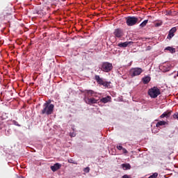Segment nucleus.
I'll return each instance as SVG.
<instances>
[{
    "mask_svg": "<svg viewBox=\"0 0 178 178\" xmlns=\"http://www.w3.org/2000/svg\"><path fill=\"white\" fill-rule=\"evenodd\" d=\"M54 108L55 106L54 104L46 102L42 106V109L40 111V115H47V116H49V115L54 113Z\"/></svg>",
    "mask_w": 178,
    "mask_h": 178,
    "instance_id": "nucleus-1",
    "label": "nucleus"
},
{
    "mask_svg": "<svg viewBox=\"0 0 178 178\" xmlns=\"http://www.w3.org/2000/svg\"><path fill=\"white\" fill-rule=\"evenodd\" d=\"M100 69L102 72H104L105 73H109L113 69V65L112 63L108 62H104L102 63Z\"/></svg>",
    "mask_w": 178,
    "mask_h": 178,
    "instance_id": "nucleus-2",
    "label": "nucleus"
},
{
    "mask_svg": "<svg viewBox=\"0 0 178 178\" xmlns=\"http://www.w3.org/2000/svg\"><path fill=\"white\" fill-rule=\"evenodd\" d=\"M148 95L151 98H156L158 95H161V90L158 87H153L149 90Z\"/></svg>",
    "mask_w": 178,
    "mask_h": 178,
    "instance_id": "nucleus-3",
    "label": "nucleus"
},
{
    "mask_svg": "<svg viewBox=\"0 0 178 178\" xmlns=\"http://www.w3.org/2000/svg\"><path fill=\"white\" fill-rule=\"evenodd\" d=\"M143 70L140 67H134L129 71V75L131 77H136V76H140L143 73Z\"/></svg>",
    "mask_w": 178,
    "mask_h": 178,
    "instance_id": "nucleus-4",
    "label": "nucleus"
},
{
    "mask_svg": "<svg viewBox=\"0 0 178 178\" xmlns=\"http://www.w3.org/2000/svg\"><path fill=\"white\" fill-rule=\"evenodd\" d=\"M138 22V18L136 17H128L126 18V24L129 26H136Z\"/></svg>",
    "mask_w": 178,
    "mask_h": 178,
    "instance_id": "nucleus-5",
    "label": "nucleus"
},
{
    "mask_svg": "<svg viewBox=\"0 0 178 178\" xmlns=\"http://www.w3.org/2000/svg\"><path fill=\"white\" fill-rule=\"evenodd\" d=\"M157 161L161 165H166V163H170V156H163L162 158H157Z\"/></svg>",
    "mask_w": 178,
    "mask_h": 178,
    "instance_id": "nucleus-6",
    "label": "nucleus"
},
{
    "mask_svg": "<svg viewBox=\"0 0 178 178\" xmlns=\"http://www.w3.org/2000/svg\"><path fill=\"white\" fill-rule=\"evenodd\" d=\"M113 35H115V38H122L124 33H123V29H116L113 32Z\"/></svg>",
    "mask_w": 178,
    "mask_h": 178,
    "instance_id": "nucleus-7",
    "label": "nucleus"
},
{
    "mask_svg": "<svg viewBox=\"0 0 178 178\" xmlns=\"http://www.w3.org/2000/svg\"><path fill=\"white\" fill-rule=\"evenodd\" d=\"M85 101L88 105H92V104H97V102H98V99L94 97H87L85 99Z\"/></svg>",
    "mask_w": 178,
    "mask_h": 178,
    "instance_id": "nucleus-8",
    "label": "nucleus"
},
{
    "mask_svg": "<svg viewBox=\"0 0 178 178\" xmlns=\"http://www.w3.org/2000/svg\"><path fill=\"white\" fill-rule=\"evenodd\" d=\"M176 31H177V29H176V27L172 28L169 31L167 38L168 40H172V38L175 37V33H176Z\"/></svg>",
    "mask_w": 178,
    "mask_h": 178,
    "instance_id": "nucleus-9",
    "label": "nucleus"
},
{
    "mask_svg": "<svg viewBox=\"0 0 178 178\" xmlns=\"http://www.w3.org/2000/svg\"><path fill=\"white\" fill-rule=\"evenodd\" d=\"M60 168H62V164L59 163H56L50 167V169L51 170H52V172H56V170H59Z\"/></svg>",
    "mask_w": 178,
    "mask_h": 178,
    "instance_id": "nucleus-10",
    "label": "nucleus"
},
{
    "mask_svg": "<svg viewBox=\"0 0 178 178\" xmlns=\"http://www.w3.org/2000/svg\"><path fill=\"white\" fill-rule=\"evenodd\" d=\"M172 115V111H167L164 112L161 115H160V119H163V118H170V115Z\"/></svg>",
    "mask_w": 178,
    "mask_h": 178,
    "instance_id": "nucleus-11",
    "label": "nucleus"
},
{
    "mask_svg": "<svg viewBox=\"0 0 178 178\" xmlns=\"http://www.w3.org/2000/svg\"><path fill=\"white\" fill-rule=\"evenodd\" d=\"M111 96H107L106 97H103L100 99V102L103 104H108V102H111Z\"/></svg>",
    "mask_w": 178,
    "mask_h": 178,
    "instance_id": "nucleus-12",
    "label": "nucleus"
},
{
    "mask_svg": "<svg viewBox=\"0 0 178 178\" xmlns=\"http://www.w3.org/2000/svg\"><path fill=\"white\" fill-rule=\"evenodd\" d=\"M121 166L124 170H130V169H131L130 163H122Z\"/></svg>",
    "mask_w": 178,
    "mask_h": 178,
    "instance_id": "nucleus-13",
    "label": "nucleus"
},
{
    "mask_svg": "<svg viewBox=\"0 0 178 178\" xmlns=\"http://www.w3.org/2000/svg\"><path fill=\"white\" fill-rule=\"evenodd\" d=\"M95 79L96 80L97 83L102 86V84L104 83V79L99 76V75H95Z\"/></svg>",
    "mask_w": 178,
    "mask_h": 178,
    "instance_id": "nucleus-14",
    "label": "nucleus"
},
{
    "mask_svg": "<svg viewBox=\"0 0 178 178\" xmlns=\"http://www.w3.org/2000/svg\"><path fill=\"white\" fill-rule=\"evenodd\" d=\"M117 149H119V151H122V154H127V150L125 148H123V146L121 145H117Z\"/></svg>",
    "mask_w": 178,
    "mask_h": 178,
    "instance_id": "nucleus-15",
    "label": "nucleus"
},
{
    "mask_svg": "<svg viewBox=\"0 0 178 178\" xmlns=\"http://www.w3.org/2000/svg\"><path fill=\"white\" fill-rule=\"evenodd\" d=\"M129 44H131V42H121L118 44V46L120 48H126Z\"/></svg>",
    "mask_w": 178,
    "mask_h": 178,
    "instance_id": "nucleus-16",
    "label": "nucleus"
},
{
    "mask_svg": "<svg viewBox=\"0 0 178 178\" xmlns=\"http://www.w3.org/2000/svg\"><path fill=\"white\" fill-rule=\"evenodd\" d=\"M86 97L87 98H91V97H92V95H94V90H86Z\"/></svg>",
    "mask_w": 178,
    "mask_h": 178,
    "instance_id": "nucleus-17",
    "label": "nucleus"
},
{
    "mask_svg": "<svg viewBox=\"0 0 178 178\" xmlns=\"http://www.w3.org/2000/svg\"><path fill=\"white\" fill-rule=\"evenodd\" d=\"M149 81H151V77L147 76H145L144 78H143V84H148V83H149Z\"/></svg>",
    "mask_w": 178,
    "mask_h": 178,
    "instance_id": "nucleus-18",
    "label": "nucleus"
},
{
    "mask_svg": "<svg viewBox=\"0 0 178 178\" xmlns=\"http://www.w3.org/2000/svg\"><path fill=\"white\" fill-rule=\"evenodd\" d=\"M165 51H169L171 54H175V52H176V49L172 47H167Z\"/></svg>",
    "mask_w": 178,
    "mask_h": 178,
    "instance_id": "nucleus-19",
    "label": "nucleus"
},
{
    "mask_svg": "<svg viewBox=\"0 0 178 178\" xmlns=\"http://www.w3.org/2000/svg\"><path fill=\"white\" fill-rule=\"evenodd\" d=\"M165 125H166L165 121H159L156 124V127H161V126H165Z\"/></svg>",
    "mask_w": 178,
    "mask_h": 178,
    "instance_id": "nucleus-20",
    "label": "nucleus"
},
{
    "mask_svg": "<svg viewBox=\"0 0 178 178\" xmlns=\"http://www.w3.org/2000/svg\"><path fill=\"white\" fill-rule=\"evenodd\" d=\"M148 23V19H145V21H143L140 24V27H145L147 26V24Z\"/></svg>",
    "mask_w": 178,
    "mask_h": 178,
    "instance_id": "nucleus-21",
    "label": "nucleus"
},
{
    "mask_svg": "<svg viewBox=\"0 0 178 178\" xmlns=\"http://www.w3.org/2000/svg\"><path fill=\"white\" fill-rule=\"evenodd\" d=\"M68 163H73L74 165H77V162L76 161L73 160V159H69Z\"/></svg>",
    "mask_w": 178,
    "mask_h": 178,
    "instance_id": "nucleus-22",
    "label": "nucleus"
},
{
    "mask_svg": "<svg viewBox=\"0 0 178 178\" xmlns=\"http://www.w3.org/2000/svg\"><path fill=\"white\" fill-rule=\"evenodd\" d=\"M102 86H104V87H108L109 86V83L107 81H103Z\"/></svg>",
    "mask_w": 178,
    "mask_h": 178,
    "instance_id": "nucleus-23",
    "label": "nucleus"
},
{
    "mask_svg": "<svg viewBox=\"0 0 178 178\" xmlns=\"http://www.w3.org/2000/svg\"><path fill=\"white\" fill-rule=\"evenodd\" d=\"M13 124H15V126H17L18 127H20V124H19V122H17L16 120H13Z\"/></svg>",
    "mask_w": 178,
    "mask_h": 178,
    "instance_id": "nucleus-24",
    "label": "nucleus"
},
{
    "mask_svg": "<svg viewBox=\"0 0 178 178\" xmlns=\"http://www.w3.org/2000/svg\"><path fill=\"white\" fill-rule=\"evenodd\" d=\"M83 171L86 172V173H88L90 172V167H86L84 168Z\"/></svg>",
    "mask_w": 178,
    "mask_h": 178,
    "instance_id": "nucleus-25",
    "label": "nucleus"
},
{
    "mask_svg": "<svg viewBox=\"0 0 178 178\" xmlns=\"http://www.w3.org/2000/svg\"><path fill=\"white\" fill-rule=\"evenodd\" d=\"M153 178L158 177V172H154L153 175H150Z\"/></svg>",
    "mask_w": 178,
    "mask_h": 178,
    "instance_id": "nucleus-26",
    "label": "nucleus"
},
{
    "mask_svg": "<svg viewBox=\"0 0 178 178\" xmlns=\"http://www.w3.org/2000/svg\"><path fill=\"white\" fill-rule=\"evenodd\" d=\"M160 26H162V22H157L155 24V27H160Z\"/></svg>",
    "mask_w": 178,
    "mask_h": 178,
    "instance_id": "nucleus-27",
    "label": "nucleus"
},
{
    "mask_svg": "<svg viewBox=\"0 0 178 178\" xmlns=\"http://www.w3.org/2000/svg\"><path fill=\"white\" fill-rule=\"evenodd\" d=\"M174 119H177L178 120V113H174L172 115Z\"/></svg>",
    "mask_w": 178,
    "mask_h": 178,
    "instance_id": "nucleus-28",
    "label": "nucleus"
},
{
    "mask_svg": "<svg viewBox=\"0 0 178 178\" xmlns=\"http://www.w3.org/2000/svg\"><path fill=\"white\" fill-rule=\"evenodd\" d=\"M165 15H166V16H170V15H172V11H166Z\"/></svg>",
    "mask_w": 178,
    "mask_h": 178,
    "instance_id": "nucleus-29",
    "label": "nucleus"
},
{
    "mask_svg": "<svg viewBox=\"0 0 178 178\" xmlns=\"http://www.w3.org/2000/svg\"><path fill=\"white\" fill-rule=\"evenodd\" d=\"M122 178H131V177H130V175H124L122 176Z\"/></svg>",
    "mask_w": 178,
    "mask_h": 178,
    "instance_id": "nucleus-30",
    "label": "nucleus"
},
{
    "mask_svg": "<svg viewBox=\"0 0 178 178\" xmlns=\"http://www.w3.org/2000/svg\"><path fill=\"white\" fill-rule=\"evenodd\" d=\"M92 97L97 98V92H94V95H92Z\"/></svg>",
    "mask_w": 178,
    "mask_h": 178,
    "instance_id": "nucleus-31",
    "label": "nucleus"
},
{
    "mask_svg": "<svg viewBox=\"0 0 178 178\" xmlns=\"http://www.w3.org/2000/svg\"><path fill=\"white\" fill-rule=\"evenodd\" d=\"M36 13H37L38 15H41V11H40V10H38V11L36 12Z\"/></svg>",
    "mask_w": 178,
    "mask_h": 178,
    "instance_id": "nucleus-32",
    "label": "nucleus"
},
{
    "mask_svg": "<svg viewBox=\"0 0 178 178\" xmlns=\"http://www.w3.org/2000/svg\"><path fill=\"white\" fill-rule=\"evenodd\" d=\"M75 136H76V134H72L71 135V137H74Z\"/></svg>",
    "mask_w": 178,
    "mask_h": 178,
    "instance_id": "nucleus-33",
    "label": "nucleus"
},
{
    "mask_svg": "<svg viewBox=\"0 0 178 178\" xmlns=\"http://www.w3.org/2000/svg\"><path fill=\"white\" fill-rule=\"evenodd\" d=\"M177 77H178V71H177Z\"/></svg>",
    "mask_w": 178,
    "mask_h": 178,
    "instance_id": "nucleus-34",
    "label": "nucleus"
},
{
    "mask_svg": "<svg viewBox=\"0 0 178 178\" xmlns=\"http://www.w3.org/2000/svg\"><path fill=\"white\" fill-rule=\"evenodd\" d=\"M173 159H176V157H173Z\"/></svg>",
    "mask_w": 178,
    "mask_h": 178,
    "instance_id": "nucleus-35",
    "label": "nucleus"
}]
</instances>
